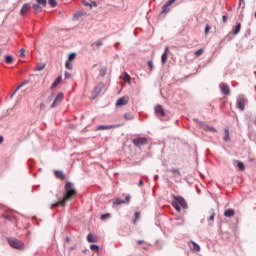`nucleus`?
Returning a JSON list of instances; mask_svg holds the SVG:
<instances>
[{"label":"nucleus","instance_id":"1","mask_svg":"<svg viewBox=\"0 0 256 256\" xmlns=\"http://www.w3.org/2000/svg\"><path fill=\"white\" fill-rule=\"evenodd\" d=\"M75 195H77L75 185L71 182H67L64 186L63 198L52 204L51 209H55V207H65V203H68V201H73Z\"/></svg>","mask_w":256,"mask_h":256},{"label":"nucleus","instance_id":"2","mask_svg":"<svg viewBox=\"0 0 256 256\" xmlns=\"http://www.w3.org/2000/svg\"><path fill=\"white\" fill-rule=\"evenodd\" d=\"M172 207H174V209L179 212L181 211V207L182 209H187V202H185V199H183V197L177 196L174 197L172 201Z\"/></svg>","mask_w":256,"mask_h":256},{"label":"nucleus","instance_id":"3","mask_svg":"<svg viewBox=\"0 0 256 256\" xmlns=\"http://www.w3.org/2000/svg\"><path fill=\"white\" fill-rule=\"evenodd\" d=\"M249 100L245 95H238L236 98V107L239 111H245V107H247Z\"/></svg>","mask_w":256,"mask_h":256},{"label":"nucleus","instance_id":"4","mask_svg":"<svg viewBox=\"0 0 256 256\" xmlns=\"http://www.w3.org/2000/svg\"><path fill=\"white\" fill-rule=\"evenodd\" d=\"M8 243L13 249L23 248V242L17 238H8Z\"/></svg>","mask_w":256,"mask_h":256},{"label":"nucleus","instance_id":"5","mask_svg":"<svg viewBox=\"0 0 256 256\" xmlns=\"http://www.w3.org/2000/svg\"><path fill=\"white\" fill-rule=\"evenodd\" d=\"M132 143L135 147H141L143 145H147V138L139 137L132 140Z\"/></svg>","mask_w":256,"mask_h":256},{"label":"nucleus","instance_id":"6","mask_svg":"<svg viewBox=\"0 0 256 256\" xmlns=\"http://www.w3.org/2000/svg\"><path fill=\"white\" fill-rule=\"evenodd\" d=\"M155 113H156L157 117H159L160 119H163V117H165V115H167V113L165 112V109H163V106H161V105H157L155 107Z\"/></svg>","mask_w":256,"mask_h":256},{"label":"nucleus","instance_id":"7","mask_svg":"<svg viewBox=\"0 0 256 256\" xmlns=\"http://www.w3.org/2000/svg\"><path fill=\"white\" fill-rule=\"evenodd\" d=\"M122 124H115V125H100L98 126V131H107L109 129H117V127H121Z\"/></svg>","mask_w":256,"mask_h":256},{"label":"nucleus","instance_id":"8","mask_svg":"<svg viewBox=\"0 0 256 256\" xmlns=\"http://www.w3.org/2000/svg\"><path fill=\"white\" fill-rule=\"evenodd\" d=\"M129 103V96H123L116 101V107H124Z\"/></svg>","mask_w":256,"mask_h":256},{"label":"nucleus","instance_id":"9","mask_svg":"<svg viewBox=\"0 0 256 256\" xmlns=\"http://www.w3.org/2000/svg\"><path fill=\"white\" fill-rule=\"evenodd\" d=\"M61 101H63V93H58L57 96L55 97L51 108L53 109L54 107H57L58 105H61Z\"/></svg>","mask_w":256,"mask_h":256},{"label":"nucleus","instance_id":"10","mask_svg":"<svg viewBox=\"0 0 256 256\" xmlns=\"http://www.w3.org/2000/svg\"><path fill=\"white\" fill-rule=\"evenodd\" d=\"M219 87L223 95H231V89H229V85L221 83Z\"/></svg>","mask_w":256,"mask_h":256},{"label":"nucleus","instance_id":"11","mask_svg":"<svg viewBox=\"0 0 256 256\" xmlns=\"http://www.w3.org/2000/svg\"><path fill=\"white\" fill-rule=\"evenodd\" d=\"M168 53H169V46H166L165 50H164V53L161 56L162 65H165L167 63V59L169 57Z\"/></svg>","mask_w":256,"mask_h":256},{"label":"nucleus","instance_id":"12","mask_svg":"<svg viewBox=\"0 0 256 256\" xmlns=\"http://www.w3.org/2000/svg\"><path fill=\"white\" fill-rule=\"evenodd\" d=\"M167 173H171L172 177H181V170L179 168L167 169Z\"/></svg>","mask_w":256,"mask_h":256},{"label":"nucleus","instance_id":"13","mask_svg":"<svg viewBox=\"0 0 256 256\" xmlns=\"http://www.w3.org/2000/svg\"><path fill=\"white\" fill-rule=\"evenodd\" d=\"M200 126L202 127V129H204V131H211L212 133H217V129L213 126H209L204 123H201Z\"/></svg>","mask_w":256,"mask_h":256},{"label":"nucleus","instance_id":"14","mask_svg":"<svg viewBox=\"0 0 256 256\" xmlns=\"http://www.w3.org/2000/svg\"><path fill=\"white\" fill-rule=\"evenodd\" d=\"M189 245L192 251H201V246H199V244L195 243L194 241H190Z\"/></svg>","mask_w":256,"mask_h":256},{"label":"nucleus","instance_id":"15","mask_svg":"<svg viewBox=\"0 0 256 256\" xmlns=\"http://www.w3.org/2000/svg\"><path fill=\"white\" fill-rule=\"evenodd\" d=\"M54 175L57 179H62L64 180L65 179V174L63 173V171L61 170H55L54 171Z\"/></svg>","mask_w":256,"mask_h":256},{"label":"nucleus","instance_id":"16","mask_svg":"<svg viewBox=\"0 0 256 256\" xmlns=\"http://www.w3.org/2000/svg\"><path fill=\"white\" fill-rule=\"evenodd\" d=\"M29 9H31V5L29 4H24L20 10V15H25V13H27V11H29Z\"/></svg>","mask_w":256,"mask_h":256},{"label":"nucleus","instance_id":"17","mask_svg":"<svg viewBox=\"0 0 256 256\" xmlns=\"http://www.w3.org/2000/svg\"><path fill=\"white\" fill-rule=\"evenodd\" d=\"M87 241H88V243H97L98 239L95 235L88 234Z\"/></svg>","mask_w":256,"mask_h":256},{"label":"nucleus","instance_id":"18","mask_svg":"<svg viewBox=\"0 0 256 256\" xmlns=\"http://www.w3.org/2000/svg\"><path fill=\"white\" fill-rule=\"evenodd\" d=\"M62 78L61 76H58L55 81L52 83L50 89H55V87H57L59 85V83H61Z\"/></svg>","mask_w":256,"mask_h":256},{"label":"nucleus","instance_id":"19","mask_svg":"<svg viewBox=\"0 0 256 256\" xmlns=\"http://www.w3.org/2000/svg\"><path fill=\"white\" fill-rule=\"evenodd\" d=\"M241 32V23H237L236 26L233 28V35H239Z\"/></svg>","mask_w":256,"mask_h":256},{"label":"nucleus","instance_id":"20","mask_svg":"<svg viewBox=\"0 0 256 256\" xmlns=\"http://www.w3.org/2000/svg\"><path fill=\"white\" fill-rule=\"evenodd\" d=\"M224 216L226 217H235V210L233 209H228L224 212Z\"/></svg>","mask_w":256,"mask_h":256},{"label":"nucleus","instance_id":"21","mask_svg":"<svg viewBox=\"0 0 256 256\" xmlns=\"http://www.w3.org/2000/svg\"><path fill=\"white\" fill-rule=\"evenodd\" d=\"M224 133H225L224 141H226V142L231 141V137L229 136V127H226V128L224 129Z\"/></svg>","mask_w":256,"mask_h":256},{"label":"nucleus","instance_id":"22","mask_svg":"<svg viewBox=\"0 0 256 256\" xmlns=\"http://www.w3.org/2000/svg\"><path fill=\"white\" fill-rule=\"evenodd\" d=\"M103 91V84H98L95 89L94 92L96 93V95H99V93H101Z\"/></svg>","mask_w":256,"mask_h":256},{"label":"nucleus","instance_id":"23","mask_svg":"<svg viewBox=\"0 0 256 256\" xmlns=\"http://www.w3.org/2000/svg\"><path fill=\"white\" fill-rule=\"evenodd\" d=\"M32 7H33L35 13H41V11H43V8H41L40 4H33Z\"/></svg>","mask_w":256,"mask_h":256},{"label":"nucleus","instance_id":"24","mask_svg":"<svg viewBox=\"0 0 256 256\" xmlns=\"http://www.w3.org/2000/svg\"><path fill=\"white\" fill-rule=\"evenodd\" d=\"M4 59H5V63H7V65L13 63V56H11V55L5 56Z\"/></svg>","mask_w":256,"mask_h":256},{"label":"nucleus","instance_id":"25","mask_svg":"<svg viewBox=\"0 0 256 256\" xmlns=\"http://www.w3.org/2000/svg\"><path fill=\"white\" fill-rule=\"evenodd\" d=\"M65 68L69 71H73V64L69 60H67L65 63Z\"/></svg>","mask_w":256,"mask_h":256},{"label":"nucleus","instance_id":"26","mask_svg":"<svg viewBox=\"0 0 256 256\" xmlns=\"http://www.w3.org/2000/svg\"><path fill=\"white\" fill-rule=\"evenodd\" d=\"M134 220H133V224L135 225V224H137V221H139V219H140V217H141V213H139V212H135V214H134Z\"/></svg>","mask_w":256,"mask_h":256},{"label":"nucleus","instance_id":"27","mask_svg":"<svg viewBox=\"0 0 256 256\" xmlns=\"http://www.w3.org/2000/svg\"><path fill=\"white\" fill-rule=\"evenodd\" d=\"M205 52V50L203 48L197 50L196 52H194V55L196 57H201V55H203V53Z\"/></svg>","mask_w":256,"mask_h":256},{"label":"nucleus","instance_id":"28","mask_svg":"<svg viewBox=\"0 0 256 256\" xmlns=\"http://www.w3.org/2000/svg\"><path fill=\"white\" fill-rule=\"evenodd\" d=\"M131 80L129 74H127L126 72L123 74V81H125L126 83H129V81Z\"/></svg>","mask_w":256,"mask_h":256},{"label":"nucleus","instance_id":"29","mask_svg":"<svg viewBox=\"0 0 256 256\" xmlns=\"http://www.w3.org/2000/svg\"><path fill=\"white\" fill-rule=\"evenodd\" d=\"M124 118L127 120V121H131L132 119H134L133 115H131V113H125L124 114Z\"/></svg>","mask_w":256,"mask_h":256},{"label":"nucleus","instance_id":"30","mask_svg":"<svg viewBox=\"0 0 256 256\" xmlns=\"http://www.w3.org/2000/svg\"><path fill=\"white\" fill-rule=\"evenodd\" d=\"M209 214H210V217L208 218V221H215V212L211 210Z\"/></svg>","mask_w":256,"mask_h":256},{"label":"nucleus","instance_id":"31","mask_svg":"<svg viewBox=\"0 0 256 256\" xmlns=\"http://www.w3.org/2000/svg\"><path fill=\"white\" fill-rule=\"evenodd\" d=\"M90 249L91 251H96L97 253H99V245L92 244L90 245Z\"/></svg>","mask_w":256,"mask_h":256},{"label":"nucleus","instance_id":"32","mask_svg":"<svg viewBox=\"0 0 256 256\" xmlns=\"http://www.w3.org/2000/svg\"><path fill=\"white\" fill-rule=\"evenodd\" d=\"M237 167L240 171H245V164L243 162H238Z\"/></svg>","mask_w":256,"mask_h":256},{"label":"nucleus","instance_id":"33","mask_svg":"<svg viewBox=\"0 0 256 256\" xmlns=\"http://www.w3.org/2000/svg\"><path fill=\"white\" fill-rule=\"evenodd\" d=\"M38 5H42L43 7H47V0H37Z\"/></svg>","mask_w":256,"mask_h":256},{"label":"nucleus","instance_id":"34","mask_svg":"<svg viewBox=\"0 0 256 256\" xmlns=\"http://www.w3.org/2000/svg\"><path fill=\"white\" fill-rule=\"evenodd\" d=\"M169 5L167 3L162 7V13H169Z\"/></svg>","mask_w":256,"mask_h":256},{"label":"nucleus","instance_id":"35","mask_svg":"<svg viewBox=\"0 0 256 256\" xmlns=\"http://www.w3.org/2000/svg\"><path fill=\"white\" fill-rule=\"evenodd\" d=\"M75 57H77V54L76 53H71V54H69V56H68V61H73L74 59H75Z\"/></svg>","mask_w":256,"mask_h":256},{"label":"nucleus","instance_id":"36","mask_svg":"<svg viewBox=\"0 0 256 256\" xmlns=\"http://www.w3.org/2000/svg\"><path fill=\"white\" fill-rule=\"evenodd\" d=\"M49 5H51V7H57V1L56 0H48Z\"/></svg>","mask_w":256,"mask_h":256},{"label":"nucleus","instance_id":"37","mask_svg":"<svg viewBox=\"0 0 256 256\" xmlns=\"http://www.w3.org/2000/svg\"><path fill=\"white\" fill-rule=\"evenodd\" d=\"M43 69H45V64H38L36 71H43Z\"/></svg>","mask_w":256,"mask_h":256},{"label":"nucleus","instance_id":"38","mask_svg":"<svg viewBox=\"0 0 256 256\" xmlns=\"http://www.w3.org/2000/svg\"><path fill=\"white\" fill-rule=\"evenodd\" d=\"M123 203H125V201H123L119 198L114 201V205H123Z\"/></svg>","mask_w":256,"mask_h":256},{"label":"nucleus","instance_id":"39","mask_svg":"<svg viewBox=\"0 0 256 256\" xmlns=\"http://www.w3.org/2000/svg\"><path fill=\"white\" fill-rule=\"evenodd\" d=\"M209 31H211V27L207 24L204 30L205 35H209Z\"/></svg>","mask_w":256,"mask_h":256},{"label":"nucleus","instance_id":"40","mask_svg":"<svg viewBox=\"0 0 256 256\" xmlns=\"http://www.w3.org/2000/svg\"><path fill=\"white\" fill-rule=\"evenodd\" d=\"M109 217H111V214H103V215L101 216V220H102V221H105V219H109Z\"/></svg>","mask_w":256,"mask_h":256},{"label":"nucleus","instance_id":"41","mask_svg":"<svg viewBox=\"0 0 256 256\" xmlns=\"http://www.w3.org/2000/svg\"><path fill=\"white\" fill-rule=\"evenodd\" d=\"M148 67H149L150 71H153V61H151V60L148 61Z\"/></svg>","mask_w":256,"mask_h":256},{"label":"nucleus","instance_id":"42","mask_svg":"<svg viewBox=\"0 0 256 256\" xmlns=\"http://www.w3.org/2000/svg\"><path fill=\"white\" fill-rule=\"evenodd\" d=\"M228 19H229V16L227 15L222 16L223 23H227Z\"/></svg>","mask_w":256,"mask_h":256},{"label":"nucleus","instance_id":"43","mask_svg":"<svg viewBox=\"0 0 256 256\" xmlns=\"http://www.w3.org/2000/svg\"><path fill=\"white\" fill-rule=\"evenodd\" d=\"M20 57H25V48H21L20 50Z\"/></svg>","mask_w":256,"mask_h":256},{"label":"nucleus","instance_id":"44","mask_svg":"<svg viewBox=\"0 0 256 256\" xmlns=\"http://www.w3.org/2000/svg\"><path fill=\"white\" fill-rule=\"evenodd\" d=\"M177 0H168L166 2L167 5H169L171 7V5H173V3H175Z\"/></svg>","mask_w":256,"mask_h":256},{"label":"nucleus","instance_id":"45","mask_svg":"<svg viewBox=\"0 0 256 256\" xmlns=\"http://www.w3.org/2000/svg\"><path fill=\"white\" fill-rule=\"evenodd\" d=\"M64 76H65V79H71V73L69 72H65Z\"/></svg>","mask_w":256,"mask_h":256},{"label":"nucleus","instance_id":"46","mask_svg":"<svg viewBox=\"0 0 256 256\" xmlns=\"http://www.w3.org/2000/svg\"><path fill=\"white\" fill-rule=\"evenodd\" d=\"M94 45H96V47H101V45H103V42H101V41H96V42L94 43Z\"/></svg>","mask_w":256,"mask_h":256},{"label":"nucleus","instance_id":"47","mask_svg":"<svg viewBox=\"0 0 256 256\" xmlns=\"http://www.w3.org/2000/svg\"><path fill=\"white\" fill-rule=\"evenodd\" d=\"M23 85H27V82L21 83V84L16 88V91H19V89H21V87H23Z\"/></svg>","mask_w":256,"mask_h":256},{"label":"nucleus","instance_id":"48","mask_svg":"<svg viewBox=\"0 0 256 256\" xmlns=\"http://www.w3.org/2000/svg\"><path fill=\"white\" fill-rule=\"evenodd\" d=\"M3 218L6 219L7 221H11V216L9 215H3Z\"/></svg>","mask_w":256,"mask_h":256},{"label":"nucleus","instance_id":"49","mask_svg":"<svg viewBox=\"0 0 256 256\" xmlns=\"http://www.w3.org/2000/svg\"><path fill=\"white\" fill-rule=\"evenodd\" d=\"M137 243H138V245H143V243H145V241H143V240H138Z\"/></svg>","mask_w":256,"mask_h":256},{"label":"nucleus","instance_id":"50","mask_svg":"<svg viewBox=\"0 0 256 256\" xmlns=\"http://www.w3.org/2000/svg\"><path fill=\"white\" fill-rule=\"evenodd\" d=\"M125 199H126V203H129L131 197L130 196H126Z\"/></svg>","mask_w":256,"mask_h":256},{"label":"nucleus","instance_id":"51","mask_svg":"<svg viewBox=\"0 0 256 256\" xmlns=\"http://www.w3.org/2000/svg\"><path fill=\"white\" fill-rule=\"evenodd\" d=\"M139 187H143V180H139Z\"/></svg>","mask_w":256,"mask_h":256},{"label":"nucleus","instance_id":"52","mask_svg":"<svg viewBox=\"0 0 256 256\" xmlns=\"http://www.w3.org/2000/svg\"><path fill=\"white\" fill-rule=\"evenodd\" d=\"M45 108V104H40V109Z\"/></svg>","mask_w":256,"mask_h":256},{"label":"nucleus","instance_id":"53","mask_svg":"<svg viewBox=\"0 0 256 256\" xmlns=\"http://www.w3.org/2000/svg\"><path fill=\"white\" fill-rule=\"evenodd\" d=\"M3 143V136H0V145Z\"/></svg>","mask_w":256,"mask_h":256},{"label":"nucleus","instance_id":"54","mask_svg":"<svg viewBox=\"0 0 256 256\" xmlns=\"http://www.w3.org/2000/svg\"><path fill=\"white\" fill-rule=\"evenodd\" d=\"M53 97H55V94H52V95H51V98H52V99H53Z\"/></svg>","mask_w":256,"mask_h":256},{"label":"nucleus","instance_id":"55","mask_svg":"<svg viewBox=\"0 0 256 256\" xmlns=\"http://www.w3.org/2000/svg\"><path fill=\"white\" fill-rule=\"evenodd\" d=\"M194 121H199V119L195 118Z\"/></svg>","mask_w":256,"mask_h":256},{"label":"nucleus","instance_id":"56","mask_svg":"<svg viewBox=\"0 0 256 256\" xmlns=\"http://www.w3.org/2000/svg\"><path fill=\"white\" fill-rule=\"evenodd\" d=\"M87 249L83 250V253H86Z\"/></svg>","mask_w":256,"mask_h":256},{"label":"nucleus","instance_id":"57","mask_svg":"<svg viewBox=\"0 0 256 256\" xmlns=\"http://www.w3.org/2000/svg\"><path fill=\"white\" fill-rule=\"evenodd\" d=\"M66 241H68V242H69V238H67V239H66Z\"/></svg>","mask_w":256,"mask_h":256},{"label":"nucleus","instance_id":"58","mask_svg":"<svg viewBox=\"0 0 256 256\" xmlns=\"http://www.w3.org/2000/svg\"><path fill=\"white\" fill-rule=\"evenodd\" d=\"M250 161H254V159H250Z\"/></svg>","mask_w":256,"mask_h":256},{"label":"nucleus","instance_id":"59","mask_svg":"<svg viewBox=\"0 0 256 256\" xmlns=\"http://www.w3.org/2000/svg\"><path fill=\"white\" fill-rule=\"evenodd\" d=\"M0 55H1V52H0Z\"/></svg>","mask_w":256,"mask_h":256}]
</instances>
